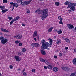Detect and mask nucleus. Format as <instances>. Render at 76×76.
Wrapping results in <instances>:
<instances>
[{
  "label": "nucleus",
  "mask_w": 76,
  "mask_h": 76,
  "mask_svg": "<svg viewBox=\"0 0 76 76\" xmlns=\"http://www.w3.org/2000/svg\"><path fill=\"white\" fill-rule=\"evenodd\" d=\"M70 70V69L69 68L66 67L65 71L67 70V71H69Z\"/></svg>",
  "instance_id": "473e14b6"
},
{
  "label": "nucleus",
  "mask_w": 76,
  "mask_h": 76,
  "mask_svg": "<svg viewBox=\"0 0 76 76\" xmlns=\"http://www.w3.org/2000/svg\"><path fill=\"white\" fill-rule=\"evenodd\" d=\"M8 18L9 20H11L13 19L12 17H8Z\"/></svg>",
  "instance_id": "58836bf2"
},
{
  "label": "nucleus",
  "mask_w": 76,
  "mask_h": 76,
  "mask_svg": "<svg viewBox=\"0 0 76 76\" xmlns=\"http://www.w3.org/2000/svg\"><path fill=\"white\" fill-rule=\"evenodd\" d=\"M23 76H26V75H27V74L26 72H24L23 73Z\"/></svg>",
  "instance_id": "ea45409f"
},
{
  "label": "nucleus",
  "mask_w": 76,
  "mask_h": 76,
  "mask_svg": "<svg viewBox=\"0 0 76 76\" xmlns=\"http://www.w3.org/2000/svg\"><path fill=\"white\" fill-rule=\"evenodd\" d=\"M1 31H3V32H9V31H8V30H7L6 29H3L2 28H1Z\"/></svg>",
  "instance_id": "2eb2a0df"
},
{
  "label": "nucleus",
  "mask_w": 76,
  "mask_h": 76,
  "mask_svg": "<svg viewBox=\"0 0 76 76\" xmlns=\"http://www.w3.org/2000/svg\"><path fill=\"white\" fill-rule=\"evenodd\" d=\"M22 0H18L17 1V3H20V2H21V1Z\"/></svg>",
  "instance_id": "37998d69"
},
{
  "label": "nucleus",
  "mask_w": 76,
  "mask_h": 76,
  "mask_svg": "<svg viewBox=\"0 0 76 76\" xmlns=\"http://www.w3.org/2000/svg\"><path fill=\"white\" fill-rule=\"evenodd\" d=\"M16 39H20L22 38V35H18L14 37Z\"/></svg>",
  "instance_id": "f8f14e48"
},
{
  "label": "nucleus",
  "mask_w": 76,
  "mask_h": 76,
  "mask_svg": "<svg viewBox=\"0 0 76 76\" xmlns=\"http://www.w3.org/2000/svg\"><path fill=\"white\" fill-rule=\"evenodd\" d=\"M2 76V75H1V73H0V76Z\"/></svg>",
  "instance_id": "e2e57ef3"
},
{
  "label": "nucleus",
  "mask_w": 76,
  "mask_h": 76,
  "mask_svg": "<svg viewBox=\"0 0 76 76\" xmlns=\"http://www.w3.org/2000/svg\"><path fill=\"white\" fill-rule=\"evenodd\" d=\"M14 9V7L13 8L12 10V11H13V10Z\"/></svg>",
  "instance_id": "052dcab7"
},
{
  "label": "nucleus",
  "mask_w": 76,
  "mask_h": 76,
  "mask_svg": "<svg viewBox=\"0 0 76 76\" xmlns=\"http://www.w3.org/2000/svg\"><path fill=\"white\" fill-rule=\"evenodd\" d=\"M25 69H24L23 70V71L22 72V73H23L25 72Z\"/></svg>",
  "instance_id": "603ef678"
},
{
  "label": "nucleus",
  "mask_w": 76,
  "mask_h": 76,
  "mask_svg": "<svg viewBox=\"0 0 76 76\" xmlns=\"http://www.w3.org/2000/svg\"><path fill=\"white\" fill-rule=\"evenodd\" d=\"M4 39V37H3L1 36L0 37V40H2Z\"/></svg>",
  "instance_id": "c9c22d12"
},
{
  "label": "nucleus",
  "mask_w": 76,
  "mask_h": 76,
  "mask_svg": "<svg viewBox=\"0 0 76 76\" xmlns=\"http://www.w3.org/2000/svg\"><path fill=\"white\" fill-rule=\"evenodd\" d=\"M53 71H54V72H56L58 70V69L57 67H54L53 69Z\"/></svg>",
  "instance_id": "4468645a"
},
{
  "label": "nucleus",
  "mask_w": 76,
  "mask_h": 76,
  "mask_svg": "<svg viewBox=\"0 0 76 76\" xmlns=\"http://www.w3.org/2000/svg\"><path fill=\"white\" fill-rule=\"evenodd\" d=\"M54 29V27H51L48 30V32H51V31H52V30Z\"/></svg>",
  "instance_id": "aec40b11"
},
{
  "label": "nucleus",
  "mask_w": 76,
  "mask_h": 76,
  "mask_svg": "<svg viewBox=\"0 0 76 76\" xmlns=\"http://www.w3.org/2000/svg\"><path fill=\"white\" fill-rule=\"evenodd\" d=\"M58 19L59 20H63V18H62L60 16H59L58 17Z\"/></svg>",
  "instance_id": "cd10ccee"
},
{
  "label": "nucleus",
  "mask_w": 76,
  "mask_h": 76,
  "mask_svg": "<svg viewBox=\"0 0 76 76\" xmlns=\"http://www.w3.org/2000/svg\"><path fill=\"white\" fill-rule=\"evenodd\" d=\"M7 41H8V40L7 39L4 38V39L1 40V42L2 44H6V43Z\"/></svg>",
  "instance_id": "6e6552de"
},
{
  "label": "nucleus",
  "mask_w": 76,
  "mask_h": 76,
  "mask_svg": "<svg viewBox=\"0 0 76 76\" xmlns=\"http://www.w3.org/2000/svg\"><path fill=\"white\" fill-rule=\"evenodd\" d=\"M5 36H7V34H5Z\"/></svg>",
  "instance_id": "0e129e2a"
},
{
  "label": "nucleus",
  "mask_w": 76,
  "mask_h": 76,
  "mask_svg": "<svg viewBox=\"0 0 76 76\" xmlns=\"http://www.w3.org/2000/svg\"><path fill=\"white\" fill-rule=\"evenodd\" d=\"M27 13H29L30 12V11H29V10H27Z\"/></svg>",
  "instance_id": "de8ad7c7"
},
{
  "label": "nucleus",
  "mask_w": 76,
  "mask_h": 76,
  "mask_svg": "<svg viewBox=\"0 0 76 76\" xmlns=\"http://www.w3.org/2000/svg\"><path fill=\"white\" fill-rule=\"evenodd\" d=\"M75 30H76V27H75Z\"/></svg>",
  "instance_id": "774afa93"
},
{
  "label": "nucleus",
  "mask_w": 76,
  "mask_h": 76,
  "mask_svg": "<svg viewBox=\"0 0 76 76\" xmlns=\"http://www.w3.org/2000/svg\"><path fill=\"white\" fill-rule=\"evenodd\" d=\"M56 38H57V37L56 36H54V37H53V38L54 39H56Z\"/></svg>",
  "instance_id": "5fc2aeb1"
},
{
  "label": "nucleus",
  "mask_w": 76,
  "mask_h": 76,
  "mask_svg": "<svg viewBox=\"0 0 76 76\" xmlns=\"http://www.w3.org/2000/svg\"><path fill=\"white\" fill-rule=\"evenodd\" d=\"M37 22H38V20H36L35 21V22H36V23H37Z\"/></svg>",
  "instance_id": "69168bd1"
},
{
  "label": "nucleus",
  "mask_w": 76,
  "mask_h": 76,
  "mask_svg": "<svg viewBox=\"0 0 76 76\" xmlns=\"http://www.w3.org/2000/svg\"><path fill=\"white\" fill-rule=\"evenodd\" d=\"M36 36H37V31H34V34H33V37H36Z\"/></svg>",
  "instance_id": "4be33fe9"
},
{
  "label": "nucleus",
  "mask_w": 76,
  "mask_h": 76,
  "mask_svg": "<svg viewBox=\"0 0 76 76\" xmlns=\"http://www.w3.org/2000/svg\"><path fill=\"white\" fill-rule=\"evenodd\" d=\"M31 71L32 72H35V69H32Z\"/></svg>",
  "instance_id": "79ce46f5"
},
{
  "label": "nucleus",
  "mask_w": 76,
  "mask_h": 76,
  "mask_svg": "<svg viewBox=\"0 0 76 76\" xmlns=\"http://www.w3.org/2000/svg\"><path fill=\"white\" fill-rule=\"evenodd\" d=\"M41 10V9L40 8H39L36 11V12H40V11Z\"/></svg>",
  "instance_id": "2f4dec72"
},
{
  "label": "nucleus",
  "mask_w": 76,
  "mask_h": 76,
  "mask_svg": "<svg viewBox=\"0 0 76 76\" xmlns=\"http://www.w3.org/2000/svg\"><path fill=\"white\" fill-rule=\"evenodd\" d=\"M54 57L55 58H57V56H54Z\"/></svg>",
  "instance_id": "8fccbe9b"
},
{
  "label": "nucleus",
  "mask_w": 76,
  "mask_h": 76,
  "mask_svg": "<svg viewBox=\"0 0 76 76\" xmlns=\"http://www.w3.org/2000/svg\"><path fill=\"white\" fill-rule=\"evenodd\" d=\"M40 61H42V62H43V63H45L46 64H48L49 63L47 61V60H44L42 58H40Z\"/></svg>",
  "instance_id": "1a4fd4ad"
},
{
  "label": "nucleus",
  "mask_w": 76,
  "mask_h": 76,
  "mask_svg": "<svg viewBox=\"0 0 76 76\" xmlns=\"http://www.w3.org/2000/svg\"><path fill=\"white\" fill-rule=\"evenodd\" d=\"M71 4L73 6H76V3H71Z\"/></svg>",
  "instance_id": "e433bc0d"
},
{
  "label": "nucleus",
  "mask_w": 76,
  "mask_h": 76,
  "mask_svg": "<svg viewBox=\"0 0 76 76\" xmlns=\"http://www.w3.org/2000/svg\"><path fill=\"white\" fill-rule=\"evenodd\" d=\"M15 21L14 20H12L10 23V25H12V24L14 22H15Z\"/></svg>",
  "instance_id": "f704fd0d"
},
{
  "label": "nucleus",
  "mask_w": 76,
  "mask_h": 76,
  "mask_svg": "<svg viewBox=\"0 0 76 76\" xmlns=\"http://www.w3.org/2000/svg\"><path fill=\"white\" fill-rule=\"evenodd\" d=\"M7 0H3V2L4 3H7Z\"/></svg>",
  "instance_id": "c756f323"
},
{
  "label": "nucleus",
  "mask_w": 76,
  "mask_h": 76,
  "mask_svg": "<svg viewBox=\"0 0 76 76\" xmlns=\"http://www.w3.org/2000/svg\"><path fill=\"white\" fill-rule=\"evenodd\" d=\"M31 46H32L33 48H34V47L38 48L39 46V44L38 43H33L31 45Z\"/></svg>",
  "instance_id": "20e7f679"
},
{
  "label": "nucleus",
  "mask_w": 76,
  "mask_h": 76,
  "mask_svg": "<svg viewBox=\"0 0 76 76\" xmlns=\"http://www.w3.org/2000/svg\"><path fill=\"white\" fill-rule=\"evenodd\" d=\"M72 62L74 64L76 65V58H74L72 60Z\"/></svg>",
  "instance_id": "6ab92c4d"
},
{
  "label": "nucleus",
  "mask_w": 76,
  "mask_h": 76,
  "mask_svg": "<svg viewBox=\"0 0 76 76\" xmlns=\"http://www.w3.org/2000/svg\"><path fill=\"white\" fill-rule=\"evenodd\" d=\"M41 17L42 18V20H44L47 17V16H46L45 15H43V16H41Z\"/></svg>",
  "instance_id": "f3484780"
},
{
  "label": "nucleus",
  "mask_w": 76,
  "mask_h": 76,
  "mask_svg": "<svg viewBox=\"0 0 76 76\" xmlns=\"http://www.w3.org/2000/svg\"><path fill=\"white\" fill-rule=\"evenodd\" d=\"M22 52H25L26 51V49L25 48H23L22 49Z\"/></svg>",
  "instance_id": "7c9ffc66"
},
{
  "label": "nucleus",
  "mask_w": 76,
  "mask_h": 76,
  "mask_svg": "<svg viewBox=\"0 0 76 76\" xmlns=\"http://www.w3.org/2000/svg\"><path fill=\"white\" fill-rule=\"evenodd\" d=\"M70 8V9H71V10H72V12H74L75 10V7L73 6V5H71Z\"/></svg>",
  "instance_id": "9b49d317"
},
{
  "label": "nucleus",
  "mask_w": 76,
  "mask_h": 76,
  "mask_svg": "<svg viewBox=\"0 0 76 76\" xmlns=\"http://www.w3.org/2000/svg\"><path fill=\"white\" fill-rule=\"evenodd\" d=\"M49 39L50 47H51V45L53 44V39H50V38H49Z\"/></svg>",
  "instance_id": "ddd939ff"
},
{
  "label": "nucleus",
  "mask_w": 76,
  "mask_h": 76,
  "mask_svg": "<svg viewBox=\"0 0 76 76\" xmlns=\"http://www.w3.org/2000/svg\"><path fill=\"white\" fill-rule=\"evenodd\" d=\"M7 37H9L10 36V35L7 34Z\"/></svg>",
  "instance_id": "680f3d73"
},
{
  "label": "nucleus",
  "mask_w": 76,
  "mask_h": 76,
  "mask_svg": "<svg viewBox=\"0 0 76 76\" xmlns=\"http://www.w3.org/2000/svg\"><path fill=\"white\" fill-rule=\"evenodd\" d=\"M19 46H20V47H21L22 45V43H20L19 44Z\"/></svg>",
  "instance_id": "a18cd8bd"
},
{
  "label": "nucleus",
  "mask_w": 76,
  "mask_h": 76,
  "mask_svg": "<svg viewBox=\"0 0 76 76\" xmlns=\"http://www.w3.org/2000/svg\"><path fill=\"white\" fill-rule=\"evenodd\" d=\"M10 5H11V6H12L13 5V6L14 7H15L16 8H17V7H18L19 6V4L18 3H13V2H11L10 3Z\"/></svg>",
  "instance_id": "423d86ee"
},
{
  "label": "nucleus",
  "mask_w": 76,
  "mask_h": 76,
  "mask_svg": "<svg viewBox=\"0 0 76 76\" xmlns=\"http://www.w3.org/2000/svg\"><path fill=\"white\" fill-rule=\"evenodd\" d=\"M20 19V17H19V16H18L15 18L14 20L15 21H16V20H18V19Z\"/></svg>",
  "instance_id": "b1692460"
},
{
  "label": "nucleus",
  "mask_w": 76,
  "mask_h": 76,
  "mask_svg": "<svg viewBox=\"0 0 76 76\" xmlns=\"http://www.w3.org/2000/svg\"><path fill=\"white\" fill-rule=\"evenodd\" d=\"M1 10H2V11H1L2 13H6V12L9 10L7 9H6L5 10L2 9Z\"/></svg>",
  "instance_id": "dca6fc26"
},
{
  "label": "nucleus",
  "mask_w": 76,
  "mask_h": 76,
  "mask_svg": "<svg viewBox=\"0 0 76 76\" xmlns=\"http://www.w3.org/2000/svg\"><path fill=\"white\" fill-rule=\"evenodd\" d=\"M37 38L38 39H39V36H37Z\"/></svg>",
  "instance_id": "bf43d9fd"
},
{
  "label": "nucleus",
  "mask_w": 76,
  "mask_h": 76,
  "mask_svg": "<svg viewBox=\"0 0 76 76\" xmlns=\"http://www.w3.org/2000/svg\"><path fill=\"white\" fill-rule=\"evenodd\" d=\"M57 31L58 34H62V31H61V29H60L59 30V31Z\"/></svg>",
  "instance_id": "393cba45"
},
{
  "label": "nucleus",
  "mask_w": 76,
  "mask_h": 76,
  "mask_svg": "<svg viewBox=\"0 0 76 76\" xmlns=\"http://www.w3.org/2000/svg\"><path fill=\"white\" fill-rule=\"evenodd\" d=\"M21 53H22V52H18V55H21Z\"/></svg>",
  "instance_id": "c03bdc74"
},
{
  "label": "nucleus",
  "mask_w": 76,
  "mask_h": 76,
  "mask_svg": "<svg viewBox=\"0 0 76 76\" xmlns=\"http://www.w3.org/2000/svg\"><path fill=\"white\" fill-rule=\"evenodd\" d=\"M48 11L47 9H44L42 11V15H45L46 16H48Z\"/></svg>",
  "instance_id": "7ed1b4c3"
},
{
  "label": "nucleus",
  "mask_w": 76,
  "mask_h": 76,
  "mask_svg": "<svg viewBox=\"0 0 76 76\" xmlns=\"http://www.w3.org/2000/svg\"><path fill=\"white\" fill-rule=\"evenodd\" d=\"M62 69V70H65V71H66V67H64V66H62L61 67Z\"/></svg>",
  "instance_id": "bb28decb"
},
{
  "label": "nucleus",
  "mask_w": 76,
  "mask_h": 76,
  "mask_svg": "<svg viewBox=\"0 0 76 76\" xmlns=\"http://www.w3.org/2000/svg\"><path fill=\"white\" fill-rule=\"evenodd\" d=\"M21 70L20 68H19L18 69V70Z\"/></svg>",
  "instance_id": "13d9d810"
},
{
  "label": "nucleus",
  "mask_w": 76,
  "mask_h": 76,
  "mask_svg": "<svg viewBox=\"0 0 76 76\" xmlns=\"http://www.w3.org/2000/svg\"><path fill=\"white\" fill-rule=\"evenodd\" d=\"M48 69L51 70V69H53V67L51 65H49L48 66Z\"/></svg>",
  "instance_id": "5701e85b"
},
{
  "label": "nucleus",
  "mask_w": 76,
  "mask_h": 76,
  "mask_svg": "<svg viewBox=\"0 0 76 76\" xmlns=\"http://www.w3.org/2000/svg\"><path fill=\"white\" fill-rule=\"evenodd\" d=\"M10 69H13V66H12V65H10Z\"/></svg>",
  "instance_id": "a19ab883"
},
{
  "label": "nucleus",
  "mask_w": 76,
  "mask_h": 76,
  "mask_svg": "<svg viewBox=\"0 0 76 76\" xmlns=\"http://www.w3.org/2000/svg\"><path fill=\"white\" fill-rule=\"evenodd\" d=\"M20 42L18 40L16 41H15V43L16 44H18V43H19Z\"/></svg>",
  "instance_id": "4c0bfd02"
},
{
  "label": "nucleus",
  "mask_w": 76,
  "mask_h": 76,
  "mask_svg": "<svg viewBox=\"0 0 76 76\" xmlns=\"http://www.w3.org/2000/svg\"><path fill=\"white\" fill-rule=\"evenodd\" d=\"M55 4L56 6H59V4H60V3L56 2H55Z\"/></svg>",
  "instance_id": "a878e982"
},
{
  "label": "nucleus",
  "mask_w": 76,
  "mask_h": 76,
  "mask_svg": "<svg viewBox=\"0 0 76 76\" xmlns=\"http://www.w3.org/2000/svg\"><path fill=\"white\" fill-rule=\"evenodd\" d=\"M0 9H5V7L4 6H0Z\"/></svg>",
  "instance_id": "c85d7f7f"
},
{
  "label": "nucleus",
  "mask_w": 76,
  "mask_h": 76,
  "mask_svg": "<svg viewBox=\"0 0 76 76\" xmlns=\"http://www.w3.org/2000/svg\"><path fill=\"white\" fill-rule=\"evenodd\" d=\"M31 1L32 0H30V1H24L23 2L22 1H21V4L22 5V6H24L25 4H26V6L27 5H28V4H29Z\"/></svg>",
  "instance_id": "f03ea898"
},
{
  "label": "nucleus",
  "mask_w": 76,
  "mask_h": 76,
  "mask_svg": "<svg viewBox=\"0 0 76 76\" xmlns=\"http://www.w3.org/2000/svg\"><path fill=\"white\" fill-rule=\"evenodd\" d=\"M34 40H35V41H37V39L36 38H34Z\"/></svg>",
  "instance_id": "3c124183"
},
{
  "label": "nucleus",
  "mask_w": 76,
  "mask_h": 76,
  "mask_svg": "<svg viewBox=\"0 0 76 76\" xmlns=\"http://www.w3.org/2000/svg\"><path fill=\"white\" fill-rule=\"evenodd\" d=\"M61 42V40H59L56 41V44H60Z\"/></svg>",
  "instance_id": "412c9836"
},
{
  "label": "nucleus",
  "mask_w": 76,
  "mask_h": 76,
  "mask_svg": "<svg viewBox=\"0 0 76 76\" xmlns=\"http://www.w3.org/2000/svg\"><path fill=\"white\" fill-rule=\"evenodd\" d=\"M62 38L64 39V40H65L66 42H68V43H69V42H70V40H69V39L67 38H63V37H62Z\"/></svg>",
  "instance_id": "a211bd4d"
},
{
  "label": "nucleus",
  "mask_w": 76,
  "mask_h": 76,
  "mask_svg": "<svg viewBox=\"0 0 76 76\" xmlns=\"http://www.w3.org/2000/svg\"><path fill=\"white\" fill-rule=\"evenodd\" d=\"M16 61H20V57L19 56H15L14 57Z\"/></svg>",
  "instance_id": "9d476101"
},
{
  "label": "nucleus",
  "mask_w": 76,
  "mask_h": 76,
  "mask_svg": "<svg viewBox=\"0 0 76 76\" xmlns=\"http://www.w3.org/2000/svg\"><path fill=\"white\" fill-rule=\"evenodd\" d=\"M69 12V13H70V12H71V11H72V10H68Z\"/></svg>",
  "instance_id": "4d7b16f0"
},
{
  "label": "nucleus",
  "mask_w": 76,
  "mask_h": 76,
  "mask_svg": "<svg viewBox=\"0 0 76 76\" xmlns=\"http://www.w3.org/2000/svg\"><path fill=\"white\" fill-rule=\"evenodd\" d=\"M41 42L42 43V45L41 47V49H42L41 52V54L42 55H45V52L44 50H43V49H44V48L47 49V48H48V47H49V43L48 42H46L45 40L43 39L42 40Z\"/></svg>",
  "instance_id": "f257e3e1"
},
{
  "label": "nucleus",
  "mask_w": 76,
  "mask_h": 76,
  "mask_svg": "<svg viewBox=\"0 0 76 76\" xmlns=\"http://www.w3.org/2000/svg\"><path fill=\"white\" fill-rule=\"evenodd\" d=\"M66 27H67V28H68L70 29H72L73 28H74V26L73 25L70 24H67Z\"/></svg>",
  "instance_id": "0eeeda50"
},
{
  "label": "nucleus",
  "mask_w": 76,
  "mask_h": 76,
  "mask_svg": "<svg viewBox=\"0 0 76 76\" xmlns=\"http://www.w3.org/2000/svg\"><path fill=\"white\" fill-rule=\"evenodd\" d=\"M65 49L67 50L68 49V47H65Z\"/></svg>",
  "instance_id": "6e6d98bb"
},
{
  "label": "nucleus",
  "mask_w": 76,
  "mask_h": 76,
  "mask_svg": "<svg viewBox=\"0 0 76 76\" xmlns=\"http://www.w3.org/2000/svg\"><path fill=\"white\" fill-rule=\"evenodd\" d=\"M44 68L45 69H47V68H48V67H47L46 66H44Z\"/></svg>",
  "instance_id": "09e8293b"
},
{
  "label": "nucleus",
  "mask_w": 76,
  "mask_h": 76,
  "mask_svg": "<svg viewBox=\"0 0 76 76\" xmlns=\"http://www.w3.org/2000/svg\"><path fill=\"white\" fill-rule=\"evenodd\" d=\"M59 24H61L62 25H63V23L62 22V20H60L59 22Z\"/></svg>",
  "instance_id": "72a5a7b5"
},
{
  "label": "nucleus",
  "mask_w": 76,
  "mask_h": 76,
  "mask_svg": "<svg viewBox=\"0 0 76 76\" xmlns=\"http://www.w3.org/2000/svg\"><path fill=\"white\" fill-rule=\"evenodd\" d=\"M59 56H61H61H62V53H60L59 54Z\"/></svg>",
  "instance_id": "49530a36"
},
{
  "label": "nucleus",
  "mask_w": 76,
  "mask_h": 76,
  "mask_svg": "<svg viewBox=\"0 0 76 76\" xmlns=\"http://www.w3.org/2000/svg\"><path fill=\"white\" fill-rule=\"evenodd\" d=\"M12 6H11L10 7V8H11V7H12Z\"/></svg>",
  "instance_id": "338daca9"
},
{
  "label": "nucleus",
  "mask_w": 76,
  "mask_h": 76,
  "mask_svg": "<svg viewBox=\"0 0 76 76\" xmlns=\"http://www.w3.org/2000/svg\"><path fill=\"white\" fill-rule=\"evenodd\" d=\"M22 25L23 26H25V25L23 23L22 24Z\"/></svg>",
  "instance_id": "864d4df0"
},
{
  "label": "nucleus",
  "mask_w": 76,
  "mask_h": 76,
  "mask_svg": "<svg viewBox=\"0 0 76 76\" xmlns=\"http://www.w3.org/2000/svg\"><path fill=\"white\" fill-rule=\"evenodd\" d=\"M64 4L68 6L67 8H68V9H69L70 7L72 5V3L69 2L68 1H66L64 3Z\"/></svg>",
  "instance_id": "39448f33"
}]
</instances>
